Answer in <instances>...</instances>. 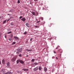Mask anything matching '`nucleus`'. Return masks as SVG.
Here are the masks:
<instances>
[{
	"mask_svg": "<svg viewBox=\"0 0 74 74\" xmlns=\"http://www.w3.org/2000/svg\"><path fill=\"white\" fill-rule=\"evenodd\" d=\"M49 19L50 20V19H51V18H49Z\"/></svg>",
	"mask_w": 74,
	"mask_h": 74,
	"instance_id": "46",
	"label": "nucleus"
},
{
	"mask_svg": "<svg viewBox=\"0 0 74 74\" xmlns=\"http://www.w3.org/2000/svg\"><path fill=\"white\" fill-rule=\"evenodd\" d=\"M1 34L0 33V36H1Z\"/></svg>",
	"mask_w": 74,
	"mask_h": 74,
	"instance_id": "43",
	"label": "nucleus"
},
{
	"mask_svg": "<svg viewBox=\"0 0 74 74\" xmlns=\"http://www.w3.org/2000/svg\"><path fill=\"white\" fill-rule=\"evenodd\" d=\"M21 56H22V55H21V54H20L19 55V56H20L21 57Z\"/></svg>",
	"mask_w": 74,
	"mask_h": 74,
	"instance_id": "30",
	"label": "nucleus"
},
{
	"mask_svg": "<svg viewBox=\"0 0 74 74\" xmlns=\"http://www.w3.org/2000/svg\"><path fill=\"white\" fill-rule=\"evenodd\" d=\"M41 19H42V20H43V18H41Z\"/></svg>",
	"mask_w": 74,
	"mask_h": 74,
	"instance_id": "36",
	"label": "nucleus"
},
{
	"mask_svg": "<svg viewBox=\"0 0 74 74\" xmlns=\"http://www.w3.org/2000/svg\"><path fill=\"white\" fill-rule=\"evenodd\" d=\"M58 49V48H56V49Z\"/></svg>",
	"mask_w": 74,
	"mask_h": 74,
	"instance_id": "45",
	"label": "nucleus"
},
{
	"mask_svg": "<svg viewBox=\"0 0 74 74\" xmlns=\"http://www.w3.org/2000/svg\"><path fill=\"white\" fill-rule=\"evenodd\" d=\"M6 21H7V20H5L3 22V24H4V23H6Z\"/></svg>",
	"mask_w": 74,
	"mask_h": 74,
	"instance_id": "22",
	"label": "nucleus"
},
{
	"mask_svg": "<svg viewBox=\"0 0 74 74\" xmlns=\"http://www.w3.org/2000/svg\"><path fill=\"white\" fill-rule=\"evenodd\" d=\"M42 69V68L41 67H39V70H41V69Z\"/></svg>",
	"mask_w": 74,
	"mask_h": 74,
	"instance_id": "21",
	"label": "nucleus"
},
{
	"mask_svg": "<svg viewBox=\"0 0 74 74\" xmlns=\"http://www.w3.org/2000/svg\"><path fill=\"white\" fill-rule=\"evenodd\" d=\"M5 69H3L1 70V71L2 72V73H5Z\"/></svg>",
	"mask_w": 74,
	"mask_h": 74,
	"instance_id": "8",
	"label": "nucleus"
},
{
	"mask_svg": "<svg viewBox=\"0 0 74 74\" xmlns=\"http://www.w3.org/2000/svg\"><path fill=\"white\" fill-rule=\"evenodd\" d=\"M20 62L22 64H23L24 63V62L22 60H20Z\"/></svg>",
	"mask_w": 74,
	"mask_h": 74,
	"instance_id": "11",
	"label": "nucleus"
},
{
	"mask_svg": "<svg viewBox=\"0 0 74 74\" xmlns=\"http://www.w3.org/2000/svg\"><path fill=\"white\" fill-rule=\"evenodd\" d=\"M34 1H37V0H34Z\"/></svg>",
	"mask_w": 74,
	"mask_h": 74,
	"instance_id": "37",
	"label": "nucleus"
},
{
	"mask_svg": "<svg viewBox=\"0 0 74 74\" xmlns=\"http://www.w3.org/2000/svg\"><path fill=\"white\" fill-rule=\"evenodd\" d=\"M14 38H15V40H19V38L16 37V36H14Z\"/></svg>",
	"mask_w": 74,
	"mask_h": 74,
	"instance_id": "9",
	"label": "nucleus"
},
{
	"mask_svg": "<svg viewBox=\"0 0 74 74\" xmlns=\"http://www.w3.org/2000/svg\"><path fill=\"white\" fill-rule=\"evenodd\" d=\"M35 61V60H34V59H33L32 60V62H34V61Z\"/></svg>",
	"mask_w": 74,
	"mask_h": 74,
	"instance_id": "24",
	"label": "nucleus"
},
{
	"mask_svg": "<svg viewBox=\"0 0 74 74\" xmlns=\"http://www.w3.org/2000/svg\"><path fill=\"white\" fill-rule=\"evenodd\" d=\"M40 22V21H38L37 22V23H39V22Z\"/></svg>",
	"mask_w": 74,
	"mask_h": 74,
	"instance_id": "32",
	"label": "nucleus"
},
{
	"mask_svg": "<svg viewBox=\"0 0 74 74\" xmlns=\"http://www.w3.org/2000/svg\"><path fill=\"white\" fill-rule=\"evenodd\" d=\"M16 44V42H13V43L12 44V45H13V44Z\"/></svg>",
	"mask_w": 74,
	"mask_h": 74,
	"instance_id": "25",
	"label": "nucleus"
},
{
	"mask_svg": "<svg viewBox=\"0 0 74 74\" xmlns=\"http://www.w3.org/2000/svg\"><path fill=\"white\" fill-rule=\"evenodd\" d=\"M1 16H0V19H1Z\"/></svg>",
	"mask_w": 74,
	"mask_h": 74,
	"instance_id": "44",
	"label": "nucleus"
},
{
	"mask_svg": "<svg viewBox=\"0 0 74 74\" xmlns=\"http://www.w3.org/2000/svg\"><path fill=\"white\" fill-rule=\"evenodd\" d=\"M26 50L28 52H31V51H32V49L29 50V49H26Z\"/></svg>",
	"mask_w": 74,
	"mask_h": 74,
	"instance_id": "14",
	"label": "nucleus"
},
{
	"mask_svg": "<svg viewBox=\"0 0 74 74\" xmlns=\"http://www.w3.org/2000/svg\"><path fill=\"white\" fill-rule=\"evenodd\" d=\"M3 0V1H4V0Z\"/></svg>",
	"mask_w": 74,
	"mask_h": 74,
	"instance_id": "47",
	"label": "nucleus"
},
{
	"mask_svg": "<svg viewBox=\"0 0 74 74\" xmlns=\"http://www.w3.org/2000/svg\"><path fill=\"white\" fill-rule=\"evenodd\" d=\"M54 53H56V51H54Z\"/></svg>",
	"mask_w": 74,
	"mask_h": 74,
	"instance_id": "35",
	"label": "nucleus"
},
{
	"mask_svg": "<svg viewBox=\"0 0 74 74\" xmlns=\"http://www.w3.org/2000/svg\"><path fill=\"white\" fill-rule=\"evenodd\" d=\"M21 21H23V22H25V21H26V18H23L22 19H21Z\"/></svg>",
	"mask_w": 74,
	"mask_h": 74,
	"instance_id": "7",
	"label": "nucleus"
},
{
	"mask_svg": "<svg viewBox=\"0 0 74 74\" xmlns=\"http://www.w3.org/2000/svg\"><path fill=\"white\" fill-rule=\"evenodd\" d=\"M2 64H5V60H4L3 59L2 60Z\"/></svg>",
	"mask_w": 74,
	"mask_h": 74,
	"instance_id": "12",
	"label": "nucleus"
},
{
	"mask_svg": "<svg viewBox=\"0 0 74 74\" xmlns=\"http://www.w3.org/2000/svg\"><path fill=\"white\" fill-rule=\"evenodd\" d=\"M8 40H9V41H11V40H12L10 38H9Z\"/></svg>",
	"mask_w": 74,
	"mask_h": 74,
	"instance_id": "29",
	"label": "nucleus"
},
{
	"mask_svg": "<svg viewBox=\"0 0 74 74\" xmlns=\"http://www.w3.org/2000/svg\"><path fill=\"white\" fill-rule=\"evenodd\" d=\"M32 14H33V15H34V16H36V13H35V12H32Z\"/></svg>",
	"mask_w": 74,
	"mask_h": 74,
	"instance_id": "17",
	"label": "nucleus"
},
{
	"mask_svg": "<svg viewBox=\"0 0 74 74\" xmlns=\"http://www.w3.org/2000/svg\"><path fill=\"white\" fill-rule=\"evenodd\" d=\"M23 70H24V71H29V69H23Z\"/></svg>",
	"mask_w": 74,
	"mask_h": 74,
	"instance_id": "13",
	"label": "nucleus"
},
{
	"mask_svg": "<svg viewBox=\"0 0 74 74\" xmlns=\"http://www.w3.org/2000/svg\"><path fill=\"white\" fill-rule=\"evenodd\" d=\"M28 55H27L26 56V57H28Z\"/></svg>",
	"mask_w": 74,
	"mask_h": 74,
	"instance_id": "39",
	"label": "nucleus"
},
{
	"mask_svg": "<svg viewBox=\"0 0 74 74\" xmlns=\"http://www.w3.org/2000/svg\"><path fill=\"white\" fill-rule=\"evenodd\" d=\"M12 32H10L8 33V34H10V33H11Z\"/></svg>",
	"mask_w": 74,
	"mask_h": 74,
	"instance_id": "28",
	"label": "nucleus"
},
{
	"mask_svg": "<svg viewBox=\"0 0 74 74\" xmlns=\"http://www.w3.org/2000/svg\"><path fill=\"white\" fill-rule=\"evenodd\" d=\"M10 21L9 20H8L7 21V22H8V21Z\"/></svg>",
	"mask_w": 74,
	"mask_h": 74,
	"instance_id": "41",
	"label": "nucleus"
},
{
	"mask_svg": "<svg viewBox=\"0 0 74 74\" xmlns=\"http://www.w3.org/2000/svg\"><path fill=\"white\" fill-rule=\"evenodd\" d=\"M12 37H13V35L12 34L10 35V38H12Z\"/></svg>",
	"mask_w": 74,
	"mask_h": 74,
	"instance_id": "19",
	"label": "nucleus"
},
{
	"mask_svg": "<svg viewBox=\"0 0 74 74\" xmlns=\"http://www.w3.org/2000/svg\"><path fill=\"white\" fill-rule=\"evenodd\" d=\"M3 74H12V73H11V72H8L7 73H3Z\"/></svg>",
	"mask_w": 74,
	"mask_h": 74,
	"instance_id": "10",
	"label": "nucleus"
},
{
	"mask_svg": "<svg viewBox=\"0 0 74 74\" xmlns=\"http://www.w3.org/2000/svg\"><path fill=\"white\" fill-rule=\"evenodd\" d=\"M10 25H11V26H14V25L13 23H10Z\"/></svg>",
	"mask_w": 74,
	"mask_h": 74,
	"instance_id": "23",
	"label": "nucleus"
},
{
	"mask_svg": "<svg viewBox=\"0 0 74 74\" xmlns=\"http://www.w3.org/2000/svg\"><path fill=\"white\" fill-rule=\"evenodd\" d=\"M23 18V17L22 16H20L19 17V19H21Z\"/></svg>",
	"mask_w": 74,
	"mask_h": 74,
	"instance_id": "27",
	"label": "nucleus"
},
{
	"mask_svg": "<svg viewBox=\"0 0 74 74\" xmlns=\"http://www.w3.org/2000/svg\"><path fill=\"white\" fill-rule=\"evenodd\" d=\"M53 25V23H51V25Z\"/></svg>",
	"mask_w": 74,
	"mask_h": 74,
	"instance_id": "40",
	"label": "nucleus"
},
{
	"mask_svg": "<svg viewBox=\"0 0 74 74\" xmlns=\"http://www.w3.org/2000/svg\"><path fill=\"white\" fill-rule=\"evenodd\" d=\"M27 34V32H25L24 33V34Z\"/></svg>",
	"mask_w": 74,
	"mask_h": 74,
	"instance_id": "26",
	"label": "nucleus"
},
{
	"mask_svg": "<svg viewBox=\"0 0 74 74\" xmlns=\"http://www.w3.org/2000/svg\"><path fill=\"white\" fill-rule=\"evenodd\" d=\"M38 70V68L37 67H36V68H35L34 69V71H37V70Z\"/></svg>",
	"mask_w": 74,
	"mask_h": 74,
	"instance_id": "6",
	"label": "nucleus"
},
{
	"mask_svg": "<svg viewBox=\"0 0 74 74\" xmlns=\"http://www.w3.org/2000/svg\"><path fill=\"white\" fill-rule=\"evenodd\" d=\"M16 58L15 57L14 58H12L11 60L12 62H15V60H16Z\"/></svg>",
	"mask_w": 74,
	"mask_h": 74,
	"instance_id": "5",
	"label": "nucleus"
},
{
	"mask_svg": "<svg viewBox=\"0 0 74 74\" xmlns=\"http://www.w3.org/2000/svg\"><path fill=\"white\" fill-rule=\"evenodd\" d=\"M44 71H45V72H46L47 71V68L46 67H45L44 68Z\"/></svg>",
	"mask_w": 74,
	"mask_h": 74,
	"instance_id": "15",
	"label": "nucleus"
},
{
	"mask_svg": "<svg viewBox=\"0 0 74 74\" xmlns=\"http://www.w3.org/2000/svg\"><path fill=\"white\" fill-rule=\"evenodd\" d=\"M10 62H8L6 63V66H7V67H10Z\"/></svg>",
	"mask_w": 74,
	"mask_h": 74,
	"instance_id": "3",
	"label": "nucleus"
},
{
	"mask_svg": "<svg viewBox=\"0 0 74 74\" xmlns=\"http://www.w3.org/2000/svg\"><path fill=\"white\" fill-rule=\"evenodd\" d=\"M5 38H7V36L5 35Z\"/></svg>",
	"mask_w": 74,
	"mask_h": 74,
	"instance_id": "33",
	"label": "nucleus"
},
{
	"mask_svg": "<svg viewBox=\"0 0 74 74\" xmlns=\"http://www.w3.org/2000/svg\"><path fill=\"white\" fill-rule=\"evenodd\" d=\"M61 51V50H58L57 53H60H60H61V51Z\"/></svg>",
	"mask_w": 74,
	"mask_h": 74,
	"instance_id": "18",
	"label": "nucleus"
},
{
	"mask_svg": "<svg viewBox=\"0 0 74 74\" xmlns=\"http://www.w3.org/2000/svg\"><path fill=\"white\" fill-rule=\"evenodd\" d=\"M32 38H31L30 39V40L31 41H32Z\"/></svg>",
	"mask_w": 74,
	"mask_h": 74,
	"instance_id": "34",
	"label": "nucleus"
},
{
	"mask_svg": "<svg viewBox=\"0 0 74 74\" xmlns=\"http://www.w3.org/2000/svg\"><path fill=\"white\" fill-rule=\"evenodd\" d=\"M17 52H16L17 54H19V53H21L22 51V48H21L20 49H17Z\"/></svg>",
	"mask_w": 74,
	"mask_h": 74,
	"instance_id": "1",
	"label": "nucleus"
},
{
	"mask_svg": "<svg viewBox=\"0 0 74 74\" xmlns=\"http://www.w3.org/2000/svg\"><path fill=\"white\" fill-rule=\"evenodd\" d=\"M19 62H20V60H18L16 61V64H18Z\"/></svg>",
	"mask_w": 74,
	"mask_h": 74,
	"instance_id": "16",
	"label": "nucleus"
},
{
	"mask_svg": "<svg viewBox=\"0 0 74 74\" xmlns=\"http://www.w3.org/2000/svg\"><path fill=\"white\" fill-rule=\"evenodd\" d=\"M18 3H20V1H19V0H18Z\"/></svg>",
	"mask_w": 74,
	"mask_h": 74,
	"instance_id": "31",
	"label": "nucleus"
},
{
	"mask_svg": "<svg viewBox=\"0 0 74 74\" xmlns=\"http://www.w3.org/2000/svg\"><path fill=\"white\" fill-rule=\"evenodd\" d=\"M1 61H0V64H1Z\"/></svg>",
	"mask_w": 74,
	"mask_h": 74,
	"instance_id": "42",
	"label": "nucleus"
},
{
	"mask_svg": "<svg viewBox=\"0 0 74 74\" xmlns=\"http://www.w3.org/2000/svg\"><path fill=\"white\" fill-rule=\"evenodd\" d=\"M56 59H58V57H56Z\"/></svg>",
	"mask_w": 74,
	"mask_h": 74,
	"instance_id": "38",
	"label": "nucleus"
},
{
	"mask_svg": "<svg viewBox=\"0 0 74 74\" xmlns=\"http://www.w3.org/2000/svg\"><path fill=\"white\" fill-rule=\"evenodd\" d=\"M35 27L36 28H39V27H39V26H35Z\"/></svg>",
	"mask_w": 74,
	"mask_h": 74,
	"instance_id": "20",
	"label": "nucleus"
},
{
	"mask_svg": "<svg viewBox=\"0 0 74 74\" xmlns=\"http://www.w3.org/2000/svg\"><path fill=\"white\" fill-rule=\"evenodd\" d=\"M25 25L27 27H30V25L28 23H25Z\"/></svg>",
	"mask_w": 74,
	"mask_h": 74,
	"instance_id": "4",
	"label": "nucleus"
},
{
	"mask_svg": "<svg viewBox=\"0 0 74 74\" xmlns=\"http://www.w3.org/2000/svg\"><path fill=\"white\" fill-rule=\"evenodd\" d=\"M38 63H37V62H34L32 64V66H33V67H34L35 66H36V65H38Z\"/></svg>",
	"mask_w": 74,
	"mask_h": 74,
	"instance_id": "2",
	"label": "nucleus"
}]
</instances>
